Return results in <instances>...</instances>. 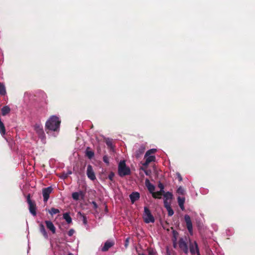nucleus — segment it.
<instances>
[{"instance_id":"obj_1","label":"nucleus","mask_w":255,"mask_h":255,"mask_svg":"<svg viewBox=\"0 0 255 255\" xmlns=\"http://www.w3.org/2000/svg\"><path fill=\"white\" fill-rule=\"evenodd\" d=\"M60 121L58 117L52 116L47 121L45 126L47 129L54 131L59 130Z\"/></svg>"},{"instance_id":"obj_3","label":"nucleus","mask_w":255,"mask_h":255,"mask_svg":"<svg viewBox=\"0 0 255 255\" xmlns=\"http://www.w3.org/2000/svg\"><path fill=\"white\" fill-rule=\"evenodd\" d=\"M142 217L144 221L146 223H153L154 222V217L152 215L149 209L146 207H144V213Z\"/></svg>"},{"instance_id":"obj_12","label":"nucleus","mask_w":255,"mask_h":255,"mask_svg":"<svg viewBox=\"0 0 255 255\" xmlns=\"http://www.w3.org/2000/svg\"><path fill=\"white\" fill-rule=\"evenodd\" d=\"M87 175L88 177L91 180L96 179V176L92 166L91 165H88L87 169Z\"/></svg>"},{"instance_id":"obj_35","label":"nucleus","mask_w":255,"mask_h":255,"mask_svg":"<svg viewBox=\"0 0 255 255\" xmlns=\"http://www.w3.org/2000/svg\"><path fill=\"white\" fill-rule=\"evenodd\" d=\"M91 204L93 205V208L95 210H96L98 208V205L95 201H92Z\"/></svg>"},{"instance_id":"obj_25","label":"nucleus","mask_w":255,"mask_h":255,"mask_svg":"<svg viewBox=\"0 0 255 255\" xmlns=\"http://www.w3.org/2000/svg\"><path fill=\"white\" fill-rule=\"evenodd\" d=\"M48 212L51 215L53 216L54 214L59 213L60 212V211L58 209L52 208L50 210L48 211Z\"/></svg>"},{"instance_id":"obj_4","label":"nucleus","mask_w":255,"mask_h":255,"mask_svg":"<svg viewBox=\"0 0 255 255\" xmlns=\"http://www.w3.org/2000/svg\"><path fill=\"white\" fill-rule=\"evenodd\" d=\"M34 130L38 134L39 137L41 139L43 142L45 141V133L41 125L36 124L34 127Z\"/></svg>"},{"instance_id":"obj_7","label":"nucleus","mask_w":255,"mask_h":255,"mask_svg":"<svg viewBox=\"0 0 255 255\" xmlns=\"http://www.w3.org/2000/svg\"><path fill=\"white\" fill-rule=\"evenodd\" d=\"M27 202L29 205V210L30 213L33 216H35L36 215V205L34 203H33L30 199L29 195H28L27 198Z\"/></svg>"},{"instance_id":"obj_27","label":"nucleus","mask_w":255,"mask_h":255,"mask_svg":"<svg viewBox=\"0 0 255 255\" xmlns=\"http://www.w3.org/2000/svg\"><path fill=\"white\" fill-rule=\"evenodd\" d=\"M86 155L89 158L91 159L94 155V153L91 150H86Z\"/></svg>"},{"instance_id":"obj_17","label":"nucleus","mask_w":255,"mask_h":255,"mask_svg":"<svg viewBox=\"0 0 255 255\" xmlns=\"http://www.w3.org/2000/svg\"><path fill=\"white\" fill-rule=\"evenodd\" d=\"M145 185L150 193H152L154 192V189H155V187L153 184H152L150 182V181H149L148 179L145 180Z\"/></svg>"},{"instance_id":"obj_6","label":"nucleus","mask_w":255,"mask_h":255,"mask_svg":"<svg viewBox=\"0 0 255 255\" xmlns=\"http://www.w3.org/2000/svg\"><path fill=\"white\" fill-rule=\"evenodd\" d=\"M189 250L192 255H194L196 254H197V255L200 254L197 243L195 241L190 243Z\"/></svg>"},{"instance_id":"obj_40","label":"nucleus","mask_w":255,"mask_h":255,"mask_svg":"<svg viewBox=\"0 0 255 255\" xmlns=\"http://www.w3.org/2000/svg\"><path fill=\"white\" fill-rule=\"evenodd\" d=\"M149 163H150V162H149L145 160V162L142 164V165L146 167H147L148 165V164Z\"/></svg>"},{"instance_id":"obj_23","label":"nucleus","mask_w":255,"mask_h":255,"mask_svg":"<svg viewBox=\"0 0 255 255\" xmlns=\"http://www.w3.org/2000/svg\"><path fill=\"white\" fill-rule=\"evenodd\" d=\"M78 215L80 218H81L82 219L83 224L85 225L87 224V221L86 217L82 213L80 212L78 213Z\"/></svg>"},{"instance_id":"obj_20","label":"nucleus","mask_w":255,"mask_h":255,"mask_svg":"<svg viewBox=\"0 0 255 255\" xmlns=\"http://www.w3.org/2000/svg\"><path fill=\"white\" fill-rule=\"evenodd\" d=\"M63 217L68 224H70L72 222V219L68 213L63 214Z\"/></svg>"},{"instance_id":"obj_34","label":"nucleus","mask_w":255,"mask_h":255,"mask_svg":"<svg viewBox=\"0 0 255 255\" xmlns=\"http://www.w3.org/2000/svg\"><path fill=\"white\" fill-rule=\"evenodd\" d=\"M158 187H159L160 188V191H162V192H164V186L163 185V184H161V183H160L158 184Z\"/></svg>"},{"instance_id":"obj_14","label":"nucleus","mask_w":255,"mask_h":255,"mask_svg":"<svg viewBox=\"0 0 255 255\" xmlns=\"http://www.w3.org/2000/svg\"><path fill=\"white\" fill-rule=\"evenodd\" d=\"M140 197L139 193L137 192H132L130 195L129 198L131 203L133 204L134 202L138 200Z\"/></svg>"},{"instance_id":"obj_11","label":"nucleus","mask_w":255,"mask_h":255,"mask_svg":"<svg viewBox=\"0 0 255 255\" xmlns=\"http://www.w3.org/2000/svg\"><path fill=\"white\" fill-rule=\"evenodd\" d=\"M179 247L186 254H187L189 252L188 246L185 241L183 239L181 238L179 241Z\"/></svg>"},{"instance_id":"obj_19","label":"nucleus","mask_w":255,"mask_h":255,"mask_svg":"<svg viewBox=\"0 0 255 255\" xmlns=\"http://www.w3.org/2000/svg\"><path fill=\"white\" fill-rule=\"evenodd\" d=\"M10 111V108L7 106H5L3 107L1 109V114L2 115L4 116L8 114Z\"/></svg>"},{"instance_id":"obj_9","label":"nucleus","mask_w":255,"mask_h":255,"mask_svg":"<svg viewBox=\"0 0 255 255\" xmlns=\"http://www.w3.org/2000/svg\"><path fill=\"white\" fill-rule=\"evenodd\" d=\"M84 197L85 192L81 190L72 193V197L75 201H78L80 199H84Z\"/></svg>"},{"instance_id":"obj_15","label":"nucleus","mask_w":255,"mask_h":255,"mask_svg":"<svg viewBox=\"0 0 255 255\" xmlns=\"http://www.w3.org/2000/svg\"><path fill=\"white\" fill-rule=\"evenodd\" d=\"M39 231L45 239H48V235L45 230L44 225L42 223L39 224Z\"/></svg>"},{"instance_id":"obj_36","label":"nucleus","mask_w":255,"mask_h":255,"mask_svg":"<svg viewBox=\"0 0 255 255\" xmlns=\"http://www.w3.org/2000/svg\"><path fill=\"white\" fill-rule=\"evenodd\" d=\"M140 169L141 170H142L143 171H144L145 174L146 175H149V173L150 172V171H148V170H146L145 169H144L143 167H141Z\"/></svg>"},{"instance_id":"obj_21","label":"nucleus","mask_w":255,"mask_h":255,"mask_svg":"<svg viewBox=\"0 0 255 255\" xmlns=\"http://www.w3.org/2000/svg\"><path fill=\"white\" fill-rule=\"evenodd\" d=\"M163 196L164 200H166V201H167L168 200H171L173 197L172 194L170 192L164 193Z\"/></svg>"},{"instance_id":"obj_24","label":"nucleus","mask_w":255,"mask_h":255,"mask_svg":"<svg viewBox=\"0 0 255 255\" xmlns=\"http://www.w3.org/2000/svg\"><path fill=\"white\" fill-rule=\"evenodd\" d=\"M5 94L6 91L4 84L0 83V95H4Z\"/></svg>"},{"instance_id":"obj_2","label":"nucleus","mask_w":255,"mask_h":255,"mask_svg":"<svg viewBox=\"0 0 255 255\" xmlns=\"http://www.w3.org/2000/svg\"><path fill=\"white\" fill-rule=\"evenodd\" d=\"M130 168L127 166L125 160H121L118 165V174L120 176L124 177L130 174Z\"/></svg>"},{"instance_id":"obj_29","label":"nucleus","mask_w":255,"mask_h":255,"mask_svg":"<svg viewBox=\"0 0 255 255\" xmlns=\"http://www.w3.org/2000/svg\"><path fill=\"white\" fill-rule=\"evenodd\" d=\"M166 210L168 212V215L169 216H171L174 214V211L171 207H168V208L166 209Z\"/></svg>"},{"instance_id":"obj_38","label":"nucleus","mask_w":255,"mask_h":255,"mask_svg":"<svg viewBox=\"0 0 255 255\" xmlns=\"http://www.w3.org/2000/svg\"><path fill=\"white\" fill-rule=\"evenodd\" d=\"M129 238H128L126 239V242H125V247L127 248L128 246V243H129Z\"/></svg>"},{"instance_id":"obj_5","label":"nucleus","mask_w":255,"mask_h":255,"mask_svg":"<svg viewBox=\"0 0 255 255\" xmlns=\"http://www.w3.org/2000/svg\"><path fill=\"white\" fill-rule=\"evenodd\" d=\"M156 151V149L152 148L146 151L144 155L145 160L149 162L154 161L155 159L154 155H152L151 154H154Z\"/></svg>"},{"instance_id":"obj_30","label":"nucleus","mask_w":255,"mask_h":255,"mask_svg":"<svg viewBox=\"0 0 255 255\" xmlns=\"http://www.w3.org/2000/svg\"><path fill=\"white\" fill-rule=\"evenodd\" d=\"M106 144L109 147H110L111 149H113V143H112V141L111 139H108L107 140H106Z\"/></svg>"},{"instance_id":"obj_39","label":"nucleus","mask_w":255,"mask_h":255,"mask_svg":"<svg viewBox=\"0 0 255 255\" xmlns=\"http://www.w3.org/2000/svg\"><path fill=\"white\" fill-rule=\"evenodd\" d=\"M176 175H177V176L179 180L180 181H182V177H181V175L180 174V173H177Z\"/></svg>"},{"instance_id":"obj_37","label":"nucleus","mask_w":255,"mask_h":255,"mask_svg":"<svg viewBox=\"0 0 255 255\" xmlns=\"http://www.w3.org/2000/svg\"><path fill=\"white\" fill-rule=\"evenodd\" d=\"M74 233V230H73V229H71L68 232V235L69 236H72L73 235Z\"/></svg>"},{"instance_id":"obj_18","label":"nucleus","mask_w":255,"mask_h":255,"mask_svg":"<svg viewBox=\"0 0 255 255\" xmlns=\"http://www.w3.org/2000/svg\"><path fill=\"white\" fill-rule=\"evenodd\" d=\"M177 200H178V204H179V206L180 209L182 211H183L185 209V207H184V203H185V198L178 197L177 198Z\"/></svg>"},{"instance_id":"obj_33","label":"nucleus","mask_w":255,"mask_h":255,"mask_svg":"<svg viewBox=\"0 0 255 255\" xmlns=\"http://www.w3.org/2000/svg\"><path fill=\"white\" fill-rule=\"evenodd\" d=\"M164 204L166 209H167L168 207H171L170 204L167 202V201H166V200H164Z\"/></svg>"},{"instance_id":"obj_10","label":"nucleus","mask_w":255,"mask_h":255,"mask_svg":"<svg viewBox=\"0 0 255 255\" xmlns=\"http://www.w3.org/2000/svg\"><path fill=\"white\" fill-rule=\"evenodd\" d=\"M185 221L186 223L187 229L191 235H193L192 224L190 217L188 215H185L184 216Z\"/></svg>"},{"instance_id":"obj_8","label":"nucleus","mask_w":255,"mask_h":255,"mask_svg":"<svg viewBox=\"0 0 255 255\" xmlns=\"http://www.w3.org/2000/svg\"><path fill=\"white\" fill-rule=\"evenodd\" d=\"M52 188L50 186L43 189L42 195L43 197V201L44 202H46L48 201L49 198V195L52 192Z\"/></svg>"},{"instance_id":"obj_16","label":"nucleus","mask_w":255,"mask_h":255,"mask_svg":"<svg viewBox=\"0 0 255 255\" xmlns=\"http://www.w3.org/2000/svg\"><path fill=\"white\" fill-rule=\"evenodd\" d=\"M114 245V243L111 241H107L103 247L102 248L101 250L103 252H106L108 251L111 247H112Z\"/></svg>"},{"instance_id":"obj_31","label":"nucleus","mask_w":255,"mask_h":255,"mask_svg":"<svg viewBox=\"0 0 255 255\" xmlns=\"http://www.w3.org/2000/svg\"><path fill=\"white\" fill-rule=\"evenodd\" d=\"M115 176V174L114 172H111L110 173L109 175H108V178L111 181H113L114 180V177Z\"/></svg>"},{"instance_id":"obj_28","label":"nucleus","mask_w":255,"mask_h":255,"mask_svg":"<svg viewBox=\"0 0 255 255\" xmlns=\"http://www.w3.org/2000/svg\"><path fill=\"white\" fill-rule=\"evenodd\" d=\"M177 192L179 194H180V195H184V193H185V190H184V188H183L182 187L180 186V187H178V188L177 189Z\"/></svg>"},{"instance_id":"obj_22","label":"nucleus","mask_w":255,"mask_h":255,"mask_svg":"<svg viewBox=\"0 0 255 255\" xmlns=\"http://www.w3.org/2000/svg\"><path fill=\"white\" fill-rule=\"evenodd\" d=\"M164 193L163 192H162L161 191H157L156 192H153L152 194V196L155 198H158V199H160L162 197V193Z\"/></svg>"},{"instance_id":"obj_41","label":"nucleus","mask_w":255,"mask_h":255,"mask_svg":"<svg viewBox=\"0 0 255 255\" xmlns=\"http://www.w3.org/2000/svg\"><path fill=\"white\" fill-rule=\"evenodd\" d=\"M198 255H200V254H198Z\"/></svg>"},{"instance_id":"obj_13","label":"nucleus","mask_w":255,"mask_h":255,"mask_svg":"<svg viewBox=\"0 0 255 255\" xmlns=\"http://www.w3.org/2000/svg\"><path fill=\"white\" fill-rule=\"evenodd\" d=\"M45 223L47 228L50 231L52 234H54L56 233V228L51 221L46 220L45 221Z\"/></svg>"},{"instance_id":"obj_32","label":"nucleus","mask_w":255,"mask_h":255,"mask_svg":"<svg viewBox=\"0 0 255 255\" xmlns=\"http://www.w3.org/2000/svg\"><path fill=\"white\" fill-rule=\"evenodd\" d=\"M103 161L107 164H109V158H108V157L107 155L104 156V157H103Z\"/></svg>"},{"instance_id":"obj_26","label":"nucleus","mask_w":255,"mask_h":255,"mask_svg":"<svg viewBox=\"0 0 255 255\" xmlns=\"http://www.w3.org/2000/svg\"><path fill=\"white\" fill-rule=\"evenodd\" d=\"M144 147L143 146H141L139 148L138 151H137L135 154V156H136V157H138L144 152Z\"/></svg>"}]
</instances>
